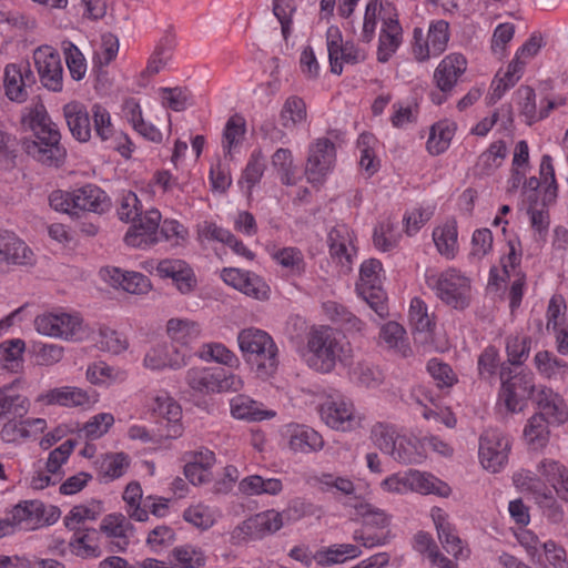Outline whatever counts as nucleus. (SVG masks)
Returning a JSON list of instances; mask_svg holds the SVG:
<instances>
[{
    "mask_svg": "<svg viewBox=\"0 0 568 568\" xmlns=\"http://www.w3.org/2000/svg\"><path fill=\"white\" fill-rule=\"evenodd\" d=\"M31 129L37 140L23 138V150L38 162L48 166H59L65 159V150L60 145L61 134L47 113L42 103H38L30 113Z\"/></svg>",
    "mask_w": 568,
    "mask_h": 568,
    "instance_id": "f257e3e1",
    "label": "nucleus"
},
{
    "mask_svg": "<svg viewBox=\"0 0 568 568\" xmlns=\"http://www.w3.org/2000/svg\"><path fill=\"white\" fill-rule=\"evenodd\" d=\"M139 205L140 201L136 194L129 192L123 196L118 214L123 222H134L125 234V243L133 247L144 248L159 241L156 234L161 213L158 210H150L141 217V207Z\"/></svg>",
    "mask_w": 568,
    "mask_h": 568,
    "instance_id": "f03ea898",
    "label": "nucleus"
},
{
    "mask_svg": "<svg viewBox=\"0 0 568 568\" xmlns=\"http://www.w3.org/2000/svg\"><path fill=\"white\" fill-rule=\"evenodd\" d=\"M237 343L246 361L256 364V372L262 377L271 376L277 368V347L264 331L246 328L240 332Z\"/></svg>",
    "mask_w": 568,
    "mask_h": 568,
    "instance_id": "7ed1b4c3",
    "label": "nucleus"
},
{
    "mask_svg": "<svg viewBox=\"0 0 568 568\" xmlns=\"http://www.w3.org/2000/svg\"><path fill=\"white\" fill-rule=\"evenodd\" d=\"M339 343L333 328L314 327L307 335V358L310 367L320 373H329L336 364Z\"/></svg>",
    "mask_w": 568,
    "mask_h": 568,
    "instance_id": "20e7f679",
    "label": "nucleus"
},
{
    "mask_svg": "<svg viewBox=\"0 0 568 568\" xmlns=\"http://www.w3.org/2000/svg\"><path fill=\"white\" fill-rule=\"evenodd\" d=\"M501 389L500 396L504 398L508 412H521L527 406L535 393V383L531 373H514L507 365L500 367Z\"/></svg>",
    "mask_w": 568,
    "mask_h": 568,
    "instance_id": "39448f33",
    "label": "nucleus"
},
{
    "mask_svg": "<svg viewBox=\"0 0 568 568\" xmlns=\"http://www.w3.org/2000/svg\"><path fill=\"white\" fill-rule=\"evenodd\" d=\"M283 527V514L271 509L256 514L237 525L230 536L233 545L262 539Z\"/></svg>",
    "mask_w": 568,
    "mask_h": 568,
    "instance_id": "423d86ee",
    "label": "nucleus"
},
{
    "mask_svg": "<svg viewBox=\"0 0 568 568\" xmlns=\"http://www.w3.org/2000/svg\"><path fill=\"white\" fill-rule=\"evenodd\" d=\"M466 68V58L460 53L449 54L438 64L434 72V80L439 91L430 93L432 101L436 105H440L447 100V93L456 85Z\"/></svg>",
    "mask_w": 568,
    "mask_h": 568,
    "instance_id": "0eeeda50",
    "label": "nucleus"
},
{
    "mask_svg": "<svg viewBox=\"0 0 568 568\" xmlns=\"http://www.w3.org/2000/svg\"><path fill=\"white\" fill-rule=\"evenodd\" d=\"M437 296L454 308L469 304V282L455 270H448L436 280Z\"/></svg>",
    "mask_w": 568,
    "mask_h": 568,
    "instance_id": "6e6552de",
    "label": "nucleus"
},
{
    "mask_svg": "<svg viewBox=\"0 0 568 568\" xmlns=\"http://www.w3.org/2000/svg\"><path fill=\"white\" fill-rule=\"evenodd\" d=\"M41 83L48 90L60 92L63 84V68L58 51L51 47H40L33 53Z\"/></svg>",
    "mask_w": 568,
    "mask_h": 568,
    "instance_id": "1a4fd4ad",
    "label": "nucleus"
},
{
    "mask_svg": "<svg viewBox=\"0 0 568 568\" xmlns=\"http://www.w3.org/2000/svg\"><path fill=\"white\" fill-rule=\"evenodd\" d=\"M510 444L497 430H487L479 438V458L483 467L498 471L507 462Z\"/></svg>",
    "mask_w": 568,
    "mask_h": 568,
    "instance_id": "9d476101",
    "label": "nucleus"
},
{
    "mask_svg": "<svg viewBox=\"0 0 568 568\" xmlns=\"http://www.w3.org/2000/svg\"><path fill=\"white\" fill-rule=\"evenodd\" d=\"M34 324L40 334L65 339L78 338L82 329V320L67 313L38 316Z\"/></svg>",
    "mask_w": 568,
    "mask_h": 568,
    "instance_id": "9b49d317",
    "label": "nucleus"
},
{
    "mask_svg": "<svg viewBox=\"0 0 568 568\" xmlns=\"http://www.w3.org/2000/svg\"><path fill=\"white\" fill-rule=\"evenodd\" d=\"M335 160V145L329 139H320L310 148L305 174L308 182L318 183Z\"/></svg>",
    "mask_w": 568,
    "mask_h": 568,
    "instance_id": "f8f14e48",
    "label": "nucleus"
},
{
    "mask_svg": "<svg viewBox=\"0 0 568 568\" xmlns=\"http://www.w3.org/2000/svg\"><path fill=\"white\" fill-rule=\"evenodd\" d=\"M156 272L162 278H172L182 294L192 292L196 285L192 268L182 260H163L158 264Z\"/></svg>",
    "mask_w": 568,
    "mask_h": 568,
    "instance_id": "ddd939ff",
    "label": "nucleus"
},
{
    "mask_svg": "<svg viewBox=\"0 0 568 568\" xmlns=\"http://www.w3.org/2000/svg\"><path fill=\"white\" fill-rule=\"evenodd\" d=\"M74 211L103 213L111 207L106 193L95 185H85L73 192Z\"/></svg>",
    "mask_w": 568,
    "mask_h": 568,
    "instance_id": "4468645a",
    "label": "nucleus"
},
{
    "mask_svg": "<svg viewBox=\"0 0 568 568\" xmlns=\"http://www.w3.org/2000/svg\"><path fill=\"white\" fill-rule=\"evenodd\" d=\"M322 415L327 426L342 432L352 430L359 424L352 406L344 402L327 403Z\"/></svg>",
    "mask_w": 568,
    "mask_h": 568,
    "instance_id": "2eb2a0df",
    "label": "nucleus"
},
{
    "mask_svg": "<svg viewBox=\"0 0 568 568\" xmlns=\"http://www.w3.org/2000/svg\"><path fill=\"white\" fill-rule=\"evenodd\" d=\"M32 252L24 242L9 231H0V263L24 265L31 262Z\"/></svg>",
    "mask_w": 568,
    "mask_h": 568,
    "instance_id": "dca6fc26",
    "label": "nucleus"
},
{
    "mask_svg": "<svg viewBox=\"0 0 568 568\" xmlns=\"http://www.w3.org/2000/svg\"><path fill=\"white\" fill-rule=\"evenodd\" d=\"M191 459L184 466V475L193 485H202L211 480L210 468L215 463L213 452L205 449L187 454Z\"/></svg>",
    "mask_w": 568,
    "mask_h": 568,
    "instance_id": "f3484780",
    "label": "nucleus"
},
{
    "mask_svg": "<svg viewBox=\"0 0 568 568\" xmlns=\"http://www.w3.org/2000/svg\"><path fill=\"white\" fill-rule=\"evenodd\" d=\"M69 130L74 139L87 142L91 138L90 115L85 108L78 102H70L63 108Z\"/></svg>",
    "mask_w": 568,
    "mask_h": 568,
    "instance_id": "a211bd4d",
    "label": "nucleus"
},
{
    "mask_svg": "<svg viewBox=\"0 0 568 568\" xmlns=\"http://www.w3.org/2000/svg\"><path fill=\"white\" fill-rule=\"evenodd\" d=\"M535 402L540 410L538 414L548 420L562 424L567 419V414L561 408L562 399L551 388L542 387L537 393Z\"/></svg>",
    "mask_w": 568,
    "mask_h": 568,
    "instance_id": "6ab92c4d",
    "label": "nucleus"
},
{
    "mask_svg": "<svg viewBox=\"0 0 568 568\" xmlns=\"http://www.w3.org/2000/svg\"><path fill=\"white\" fill-rule=\"evenodd\" d=\"M322 436L312 428L295 426L290 438V448L295 453H312L322 449Z\"/></svg>",
    "mask_w": 568,
    "mask_h": 568,
    "instance_id": "aec40b11",
    "label": "nucleus"
},
{
    "mask_svg": "<svg viewBox=\"0 0 568 568\" xmlns=\"http://www.w3.org/2000/svg\"><path fill=\"white\" fill-rule=\"evenodd\" d=\"M44 515V505L39 500L24 501L17 505L12 510L13 524L23 525V529H34Z\"/></svg>",
    "mask_w": 568,
    "mask_h": 568,
    "instance_id": "412c9836",
    "label": "nucleus"
},
{
    "mask_svg": "<svg viewBox=\"0 0 568 568\" xmlns=\"http://www.w3.org/2000/svg\"><path fill=\"white\" fill-rule=\"evenodd\" d=\"M113 286H120L131 294H144L150 287V280L141 273L121 272L119 268L108 271Z\"/></svg>",
    "mask_w": 568,
    "mask_h": 568,
    "instance_id": "4be33fe9",
    "label": "nucleus"
},
{
    "mask_svg": "<svg viewBox=\"0 0 568 568\" xmlns=\"http://www.w3.org/2000/svg\"><path fill=\"white\" fill-rule=\"evenodd\" d=\"M11 386L0 388V419L22 418L29 410L28 398L21 395H10Z\"/></svg>",
    "mask_w": 568,
    "mask_h": 568,
    "instance_id": "5701e85b",
    "label": "nucleus"
},
{
    "mask_svg": "<svg viewBox=\"0 0 568 568\" xmlns=\"http://www.w3.org/2000/svg\"><path fill=\"white\" fill-rule=\"evenodd\" d=\"M132 528L133 526L122 514H111L105 516L100 526V530L108 537L121 539V541L114 544L121 551L125 550L126 546L129 545L125 532L128 529Z\"/></svg>",
    "mask_w": 568,
    "mask_h": 568,
    "instance_id": "b1692460",
    "label": "nucleus"
},
{
    "mask_svg": "<svg viewBox=\"0 0 568 568\" xmlns=\"http://www.w3.org/2000/svg\"><path fill=\"white\" fill-rule=\"evenodd\" d=\"M456 125L440 121L430 128L429 138L427 141V150L434 155L443 153L448 146L454 136Z\"/></svg>",
    "mask_w": 568,
    "mask_h": 568,
    "instance_id": "393cba45",
    "label": "nucleus"
},
{
    "mask_svg": "<svg viewBox=\"0 0 568 568\" xmlns=\"http://www.w3.org/2000/svg\"><path fill=\"white\" fill-rule=\"evenodd\" d=\"M393 27L383 28L379 36L377 59L379 62H387L400 43L402 27L392 22Z\"/></svg>",
    "mask_w": 568,
    "mask_h": 568,
    "instance_id": "a878e982",
    "label": "nucleus"
},
{
    "mask_svg": "<svg viewBox=\"0 0 568 568\" xmlns=\"http://www.w3.org/2000/svg\"><path fill=\"white\" fill-rule=\"evenodd\" d=\"M404 488L422 494H437L440 496H446L448 491L447 486H443L442 488L437 487L429 477L418 470H410L404 476Z\"/></svg>",
    "mask_w": 568,
    "mask_h": 568,
    "instance_id": "bb28decb",
    "label": "nucleus"
},
{
    "mask_svg": "<svg viewBox=\"0 0 568 568\" xmlns=\"http://www.w3.org/2000/svg\"><path fill=\"white\" fill-rule=\"evenodd\" d=\"M306 119V105L305 102L298 97H290L280 114V121L282 126L290 129L295 126L297 123L305 121Z\"/></svg>",
    "mask_w": 568,
    "mask_h": 568,
    "instance_id": "cd10ccee",
    "label": "nucleus"
},
{
    "mask_svg": "<svg viewBox=\"0 0 568 568\" xmlns=\"http://www.w3.org/2000/svg\"><path fill=\"white\" fill-rule=\"evenodd\" d=\"M168 333L172 343L187 346L193 338L197 337L200 329L195 322L172 318L168 322Z\"/></svg>",
    "mask_w": 568,
    "mask_h": 568,
    "instance_id": "c85d7f7f",
    "label": "nucleus"
},
{
    "mask_svg": "<svg viewBox=\"0 0 568 568\" xmlns=\"http://www.w3.org/2000/svg\"><path fill=\"white\" fill-rule=\"evenodd\" d=\"M240 489L245 494H270L276 495L282 490V481L277 478L264 479L254 475L244 478L240 483Z\"/></svg>",
    "mask_w": 568,
    "mask_h": 568,
    "instance_id": "c756f323",
    "label": "nucleus"
},
{
    "mask_svg": "<svg viewBox=\"0 0 568 568\" xmlns=\"http://www.w3.org/2000/svg\"><path fill=\"white\" fill-rule=\"evenodd\" d=\"M551 423L542 415L535 414L530 417L528 425L524 430L527 440L535 445L536 448L544 447L548 442V424Z\"/></svg>",
    "mask_w": 568,
    "mask_h": 568,
    "instance_id": "7c9ffc66",
    "label": "nucleus"
},
{
    "mask_svg": "<svg viewBox=\"0 0 568 568\" xmlns=\"http://www.w3.org/2000/svg\"><path fill=\"white\" fill-rule=\"evenodd\" d=\"M62 49L65 58L67 67L73 80L80 81L83 79L87 65L83 53L80 49L70 41L62 42Z\"/></svg>",
    "mask_w": 568,
    "mask_h": 568,
    "instance_id": "2f4dec72",
    "label": "nucleus"
},
{
    "mask_svg": "<svg viewBox=\"0 0 568 568\" xmlns=\"http://www.w3.org/2000/svg\"><path fill=\"white\" fill-rule=\"evenodd\" d=\"M540 181L547 184L542 196V204L549 205L557 199L558 185L555 176V169L551 163V156L548 154L541 158Z\"/></svg>",
    "mask_w": 568,
    "mask_h": 568,
    "instance_id": "473e14b6",
    "label": "nucleus"
},
{
    "mask_svg": "<svg viewBox=\"0 0 568 568\" xmlns=\"http://www.w3.org/2000/svg\"><path fill=\"white\" fill-rule=\"evenodd\" d=\"M4 88L7 97L17 102L27 99V92L21 83L20 68L16 64L7 65L4 70Z\"/></svg>",
    "mask_w": 568,
    "mask_h": 568,
    "instance_id": "72a5a7b5",
    "label": "nucleus"
},
{
    "mask_svg": "<svg viewBox=\"0 0 568 568\" xmlns=\"http://www.w3.org/2000/svg\"><path fill=\"white\" fill-rule=\"evenodd\" d=\"M438 538L448 554L455 557L462 554V540L458 536L453 534L452 525L446 521L440 515L435 519Z\"/></svg>",
    "mask_w": 568,
    "mask_h": 568,
    "instance_id": "f704fd0d",
    "label": "nucleus"
},
{
    "mask_svg": "<svg viewBox=\"0 0 568 568\" xmlns=\"http://www.w3.org/2000/svg\"><path fill=\"white\" fill-rule=\"evenodd\" d=\"M345 44H342V34L338 28L331 27L327 30V51L331 64V71L339 75L343 72L342 62L339 57L344 51Z\"/></svg>",
    "mask_w": 568,
    "mask_h": 568,
    "instance_id": "c9c22d12",
    "label": "nucleus"
},
{
    "mask_svg": "<svg viewBox=\"0 0 568 568\" xmlns=\"http://www.w3.org/2000/svg\"><path fill=\"white\" fill-rule=\"evenodd\" d=\"M163 355H164L163 346H159V347L152 349V352L148 353L144 358L145 366L150 367L152 369H159V368H162L165 366H169L174 369L180 368L186 364L185 359H186V356L189 355V351L186 348H184L181 352V355L179 358H169L168 361L164 359Z\"/></svg>",
    "mask_w": 568,
    "mask_h": 568,
    "instance_id": "e433bc0d",
    "label": "nucleus"
},
{
    "mask_svg": "<svg viewBox=\"0 0 568 568\" xmlns=\"http://www.w3.org/2000/svg\"><path fill=\"white\" fill-rule=\"evenodd\" d=\"M433 237L442 255L447 257L455 256L457 243V227L455 224L445 225L443 229L434 231Z\"/></svg>",
    "mask_w": 568,
    "mask_h": 568,
    "instance_id": "4c0bfd02",
    "label": "nucleus"
},
{
    "mask_svg": "<svg viewBox=\"0 0 568 568\" xmlns=\"http://www.w3.org/2000/svg\"><path fill=\"white\" fill-rule=\"evenodd\" d=\"M48 404L80 406L88 402V396L80 389L55 388L45 395Z\"/></svg>",
    "mask_w": 568,
    "mask_h": 568,
    "instance_id": "58836bf2",
    "label": "nucleus"
},
{
    "mask_svg": "<svg viewBox=\"0 0 568 568\" xmlns=\"http://www.w3.org/2000/svg\"><path fill=\"white\" fill-rule=\"evenodd\" d=\"M404 335L405 329L402 325L396 322H388L382 327L379 337L389 347L397 348L403 354V356H406L407 352L410 349L405 344Z\"/></svg>",
    "mask_w": 568,
    "mask_h": 568,
    "instance_id": "ea45409f",
    "label": "nucleus"
},
{
    "mask_svg": "<svg viewBox=\"0 0 568 568\" xmlns=\"http://www.w3.org/2000/svg\"><path fill=\"white\" fill-rule=\"evenodd\" d=\"M245 133V122L241 116H232L227 120L224 132V149L226 150L225 155H230L233 148L237 146L243 139Z\"/></svg>",
    "mask_w": 568,
    "mask_h": 568,
    "instance_id": "a19ab883",
    "label": "nucleus"
},
{
    "mask_svg": "<svg viewBox=\"0 0 568 568\" xmlns=\"http://www.w3.org/2000/svg\"><path fill=\"white\" fill-rule=\"evenodd\" d=\"M253 402H247L244 398H237L232 402L231 412L235 418L250 419V420H263L265 418L274 416L271 410H261L253 406Z\"/></svg>",
    "mask_w": 568,
    "mask_h": 568,
    "instance_id": "79ce46f5",
    "label": "nucleus"
},
{
    "mask_svg": "<svg viewBox=\"0 0 568 568\" xmlns=\"http://www.w3.org/2000/svg\"><path fill=\"white\" fill-rule=\"evenodd\" d=\"M296 10L294 0H274L273 13L281 24V31L285 40L291 34L292 16Z\"/></svg>",
    "mask_w": 568,
    "mask_h": 568,
    "instance_id": "37998d69",
    "label": "nucleus"
},
{
    "mask_svg": "<svg viewBox=\"0 0 568 568\" xmlns=\"http://www.w3.org/2000/svg\"><path fill=\"white\" fill-rule=\"evenodd\" d=\"M152 410L159 416L165 418L169 423H173V433H178L176 423L182 416L181 406L170 397H156Z\"/></svg>",
    "mask_w": 568,
    "mask_h": 568,
    "instance_id": "c03bdc74",
    "label": "nucleus"
},
{
    "mask_svg": "<svg viewBox=\"0 0 568 568\" xmlns=\"http://www.w3.org/2000/svg\"><path fill=\"white\" fill-rule=\"evenodd\" d=\"M530 343L529 337H508L506 344L508 363L515 366L521 365L529 355Z\"/></svg>",
    "mask_w": 568,
    "mask_h": 568,
    "instance_id": "a18cd8bd",
    "label": "nucleus"
},
{
    "mask_svg": "<svg viewBox=\"0 0 568 568\" xmlns=\"http://www.w3.org/2000/svg\"><path fill=\"white\" fill-rule=\"evenodd\" d=\"M272 164L281 173V180L286 185H292L294 181V171L292 153L288 149H278L272 156Z\"/></svg>",
    "mask_w": 568,
    "mask_h": 568,
    "instance_id": "49530a36",
    "label": "nucleus"
},
{
    "mask_svg": "<svg viewBox=\"0 0 568 568\" xmlns=\"http://www.w3.org/2000/svg\"><path fill=\"white\" fill-rule=\"evenodd\" d=\"M448 28V22L444 20L430 24L427 41L432 47L433 54H440L446 49L449 39Z\"/></svg>",
    "mask_w": 568,
    "mask_h": 568,
    "instance_id": "de8ad7c7",
    "label": "nucleus"
},
{
    "mask_svg": "<svg viewBox=\"0 0 568 568\" xmlns=\"http://www.w3.org/2000/svg\"><path fill=\"white\" fill-rule=\"evenodd\" d=\"M129 457L124 453L109 454L101 463L100 469L104 476L112 479L121 477L129 467Z\"/></svg>",
    "mask_w": 568,
    "mask_h": 568,
    "instance_id": "09e8293b",
    "label": "nucleus"
},
{
    "mask_svg": "<svg viewBox=\"0 0 568 568\" xmlns=\"http://www.w3.org/2000/svg\"><path fill=\"white\" fill-rule=\"evenodd\" d=\"M359 554L361 550L357 546L339 545L338 548H328L325 552H320L317 558L318 564L329 566L344 561V556L346 555H349L351 557H357Z\"/></svg>",
    "mask_w": 568,
    "mask_h": 568,
    "instance_id": "8fccbe9b",
    "label": "nucleus"
},
{
    "mask_svg": "<svg viewBox=\"0 0 568 568\" xmlns=\"http://www.w3.org/2000/svg\"><path fill=\"white\" fill-rule=\"evenodd\" d=\"M359 293L381 317L387 315L386 295L379 285L365 286Z\"/></svg>",
    "mask_w": 568,
    "mask_h": 568,
    "instance_id": "3c124183",
    "label": "nucleus"
},
{
    "mask_svg": "<svg viewBox=\"0 0 568 568\" xmlns=\"http://www.w3.org/2000/svg\"><path fill=\"white\" fill-rule=\"evenodd\" d=\"M172 555L185 568H200L205 562L203 552L191 546L176 547L172 550Z\"/></svg>",
    "mask_w": 568,
    "mask_h": 568,
    "instance_id": "603ef678",
    "label": "nucleus"
},
{
    "mask_svg": "<svg viewBox=\"0 0 568 568\" xmlns=\"http://www.w3.org/2000/svg\"><path fill=\"white\" fill-rule=\"evenodd\" d=\"M91 111L97 135L102 141L108 140L113 133V126L111 124L109 112L99 104H94Z\"/></svg>",
    "mask_w": 568,
    "mask_h": 568,
    "instance_id": "864d4df0",
    "label": "nucleus"
},
{
    "mask_svg": "<svg viewBox=\"0 0 568 568\" xmlns=\"http://www.w3.org/2000/svg\"><path fill=\"white\" fill-rule=\"evenodd\" d=\"M114 418L111 414L101 413L95 415L84 425V432L89 438H99L113 425Z\"/></svg>",
    "mask_w": 568,
    "mask_h": 568,
    "instance_id": "5fc2aeb1",
    "label": "nucleus"
},
{
    "mask_svg": "<svg viewBox=\"0 0 568 568\" xmlns=\"http://www.w3.org/2000/svg\"><path fill=\"white\" fill-rule=\"evenodd\" d=\"M427 371L438 382L439 386H452L456 382L455 374L449 365L433 358L427 364Z\"/></svg>",
    "mask_w": 568,
    "mask_h": 568,
    "instance_id": "6e6d98bb",
    "label": "nucleus"
},
{
    "mask_svg": "<svg viewBox=\"0 0 568 568\" xmlns=\"http://www.w3.org/2000/svg\"><path fill=\"white\" fill-rule=\"evenodd\" d=\"M372 438L382 452L389 455L394 453L397 440L394 438V432L389 427L383 424L375 425L372 429Z\"/></svg>",
    "mask_w": 568,
    "mask_h": 568,
    "instance_id": "4d7b16f0",
    "label": "nucleus"
},
{
    "mask_svg": "<svg viewBox=\"0 0 568 568\" xmlns=\"http://www.w3.org/2000/svg\"><path fill=\"white\" fill-rule=\"evenodd\" d=\"M0 435L3 442L14 443L20 438H29L31 436V432L24 425V420L17 422V418H10L2 426Z\"/></svg>",
    "mask_w": 568,
    "mask_h": 568,
    "instance_id": "13d9d810",
    "label": "nucleus"
},
{
    "mask_svg": "<svg viewBox=\"0 0 568 568\" xmlns=\"http://www.w3.org/2000/svg\"><path fill=\"white\" fill-rule=\"evenodd\" d=\"M239 291L256 300H265L268 296V286L265 282L260 276L250 273H247Z\"/></svg>",
    "mask_w": 568,
    "mask_h": 568,
    "instance_id": "bf43d9fd",
    "label": "nucleus"
},
{
    "mask_svg": "<svg viewBox=\"0 0 568 568\" xmlns=\"http://www.w3.org/2000/svg\"><path fill=\"white\" fill-rule=\"evenodd\" d=\"M214 378H215V373H207V372H203V371L192 369L187 374L189 385L193 389H195L197 392H202V393H211V392L214 393L215 392Z\"/></svg>",
    "mask_w": 568,
    "mask_h": 568,
    "instance_id": "052dcab7",
    "label": "nucleus"
},
{
    "mask_svg": "<svg viewBox=\"0 0 568 568\" xmlns=\"http://www.w3.org/2000/svg\"><path fill=\"white\" fill-rule=\"evenodd\" d=\"M265 170L264 156L261 151H256L252 154L245 170L243 178L248 183L250 189L254 186L263 175Z\"/></svg>",
    "mask_w": 568,
    "mask_h": 568,
    "instance_id": "680f3d73",
    "label": "nucleus"
},
{
    "mask_svg": "<svg viewBox=\"0 0 568 568\" xmlns=\"http://www.w3.org/2000/svg\"><path fill=\"white\" fill-rule=\"evenodd\" d=\"M471 255L478 258L484 257L493 246V234L489 229L476 230L471 239Z\"/></svg>",
    "mask_w": 568,
    "mask_h": 568,
    "instance_id": "e2e57ef3",
    "label": "nucleus"
},
{
    "mask_svg": "<svg viewBox=\"0 0 568 568\" xmlns=\"http://www.w3.org/2000/svg\"><path fill=\"white\" fill-rule=\"evenodd\" d=\"M377 19H379V17L376 12V0H369L365 9L362 28L361 39L363 42L369 43L373 40L375 36Z\"/></svg>",
    "mask_w": 568,
    "mask_h": 568,
    "instance_id": "0e129e2a",
    "label": "nucleus"
},
{
    "mask_svg": "<svg viewBox=\"0 0 568 568\" xmlns=\"http://www.w3.org/2000/svg\"><path fill=\"white\" fill-rule=\"evenodd\" d=\"M100 336L101 339L99 343L101 349L113 354H119L126 349V341L122 338L118 332L111 329H101Z\"/></svg>",
    "mask_w": 568,
    "mask_h": 568,
    "instance_id": "69168bd1",
    "label": "nucleus"
},
{
    "mask_svg": "<svg viewBox=\"0 0 568 568\" xmlns=\"http://www.w3.org/2000/svg\"><path fill=\"white\" fill-rule=\"evenodd\" d=\"M382 271V263L378 260L371 258L365 261L361 266V286L359 291L362 288H365V286L371 285H379L378 281V272Z\"/></svg>",
    "mask_w": 568,
    "mask_h": 568,
    "instance_id": "338daca9",
    "label": "nucleus"
},
{
    "mask_svg": "<svg viewBox=\"0 0 568 568\" xmlns=\"http://www.w3.org/2000/svg\"><path fill=\"white\" fill-rule=\"evenodd\" d=\"M542 549L545 551L547 561L554 568H568L566 550L562 547L558 546L552 540H548L542 544Z\"/></svg>",
    "mask_w": 568,
    "mask_h": 568,
    "instance_id": "774afa93",
    "label": "nucleus"
}]
</instances>
